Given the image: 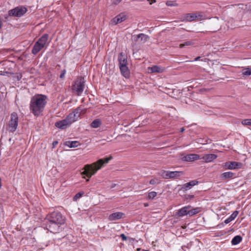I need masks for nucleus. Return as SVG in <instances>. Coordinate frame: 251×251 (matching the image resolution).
Returning a JSON list of instances; mask_svg holds the SVG:
<instances>
[{
    "label": "nucleus",
    "mask_w": 251,
    "mask_h": 251,
    "mask_svg": "<svg viewBox=\"0 0 251 251\" xmlns=\"http://www.w3.org/2000/svg\"><path fill=\"white\" fill-rule=\"evenodd\" d=\"M191 207L190 206H184L177 211L176 215L179 217H182L188 214V209Z\"/></svg>",
    "instance_id": "obj_15"
},
{
    "label": "nucleus",
    "mask_w": 251,
    "mask_h": 251,
    "mask_svg": "<svg viewBox=\"0 0 251 251\" xmlns=\"http://www.w3.org/2000/svg\"><path fill=\"white\" fill-rule=\"evenodd\" d=\"M58 142L57 141H53L52 143L53 148H54L57 144Z\"/></svg>",
    "instance_id": "obj_41"
},
{
    "label": "nucleus",
    "mask_w": 251,
    "mask_h": 251,
    "mask_svg": "<svg viewBox=\"0 0 251 251\" xmlns=\"http://www.w3.org/2000/svg\"><path fill=\"white\" fill-rule=\"evenodd\" d=\"M66 70H63L61 73V74H60V77L61 78H63L64 77V76H65V75L66 74Z\"/></svg>",
    "instance_id": "obj_38"
},
{
    "label": "nucleus",
    "mask_w": 251,
    "mask_h": 251,
    "mask_svg": "<svg viewBox=\"0 0 251 251\" xmlns=\"http://www.w3.org/2000/svg\"><path fill=\"white\" fill-rule=\"evenodd\" d=\"M166 4L168 6H177L178 4L174 0H169L166 1Z\"/></svg>",
    "instance_id": "obj_32"
},
{
    "label": "nucleus",
    "mask_w": 251,
    "mask_h": 251,
    "mask_svg": "<svg viewBox=\"0 0 251 251\" xmlns=\"http://www.w3.org/2000/svg\"><path fill=\"white\" fill-rule=\"evenodd\" d=\"M160 180L157 178H153L150 181V183L152 185L158 184Z\"/></svg>",
    "instance_id": "obj_35"
},
{
    "label": "nucleus",
    "mask_w": 251,
    "mask_h": 251,
    "mask_svg": "<svg viewBox=\"0 0 251 251\" xmlns=\"http://www.w3.org/2000/svg\"><path fill=\"white\" fill-rule=\"evenodd\" d=\"M242 240V238L240 235H237L233 237L231 240V244L236 245L239 244Z\"/></svg>",
    "instance_id": "obj_24"
},
{
    "label": "nucleus",
    "mask_w": 251,
    "mask_h": 251,
    "mask_svg": "<svg viewBox=\"0 0 251 251\" xmlns=\"http://www.w3.org/2000/svg\"><path fill=\"white\" fill-rule=\"evenodd\" d=\"M119 67L122 75L126 78L129 77L130 73L127 65H122V66H119Z\"/></svg>",
    "instance_id": "obj_18"
},
{
    "label": "nucleus",
    "mask_w": 251,
    "mask_h": 251,
    "mask_svg": "<svg viewBox=\"0 0 251 251\" xmlns=\"http://www.w3.org/2000/svg\"><path fill=\"white\" fill-rule=\"evenodd\" d=\"M148 205H148V203H144V206H145V207H147V206H148Z\"/></svg>",
    "instance_id": "obj_46"
},
{
    "label": "nucleus",
    "mask_w": 251,
    "mask_h": 251,
    "mask_svg": "<svg viewBox=\"0 0 251 251\" xmlns=\"http://www.w3.org/2000/svg\"><path fill=\"white\" fill-rule=\"evenodd\" d=\"M201 16L199 13H189L185 15L184 20L187 22H192L195 20H201Z\"/></svg>",
    "instance_id": "obj_10"
},
{
    "label": "nucleus",
    "mask_w": 251,
    "mask_h": 251,
    "mask_svg": "<svg viewBox=\"0 0 251 251\" xmlns=\"http://www.w3.org/2000/svg\"><path fill=\"white\" fill-rule=\"evenodd\" d=\"M43 48H44V47L37 41L34 44L33 48L32 50V53L34 54H36Z\"/></svg>",
    "instance_id": "obj_20"
},
{
    "label": "nucleus",
    "mask_w": 251,
    "mask_h": 251,
    "mask_svg": "<svg viewBox=\"0 0 251 251\" xmlns=\"http://www.w3.org/2000/svg\"><path fill=\"white\" fill-rule=\"evenodd\" d=\"M47 96L42 94H36L30 100L29 109L35 116H39L44 111L47 103Z\"/></svg>",
    "instance_id": "obj_1"
},
{
    "label": "nucleus",
    "mask_w": 251,
    "mask_h": 251,
    "mask_svg": "<svg viewBox=\"0 0 251 251\" xmlns=\"http://www.w3.org/2000/svg\"><path fill=\"white\" fill-rule=\"evenodd\" d=\"M84 87V79L81 77L75 81L72 86V90L77 95L80 96L82 93Z\"/></svg>",
    "instance_id": "obj_5"
},
{
    "label": "nucleus",
    "mask_w": 251,
    "mask_h": 251,
    "mask_svg": "<svg viewBox=\"0 0 251 251\" xmlns=\"http://www.w3.org/2000/svg\"><path fill=\"white\" fill-rule=\"evenodd\" d=\"M48 35L44 34L38 40L37 42L45 47L48 45Z\"/></svg>",
    "instance_id": "obj_19"
},
{
    "label": "nucleus",
    "mask_w": 251,
    "mask_h": 251,
    "mask_svg": "<svg viewBox=\"0 0 251 251\" xmlns=\"http://www.w3.org/2000/svg\"><path fill=\"white\" fill-rule=\"evenodd\" d=\"M198 181L196 180H192L187 182L182 186V188L186 190L191 189V188L197 184H198Z\"/></svg>",
    "instance_id": "obj_22"
},
{
    "label": "nucleus",
    "mask_w": 251,
    "mask_h": 251,
    "mask_svg": "<svg viewBox=\"0 0 251 251\" xmlns=\"http://www.w3.org/2000/svg\"><path fill=\"white\" fill-rule=\"evenodd\" d=\"M217 157V155L213 153H209L203 154L201 159H202L205 162H210L215 160Z\"/></svg>",
    "instance_id": "obj_14"
},
{
    "label": "nucleus",
    "mask_w": 251,
    "mask_h": 251,
    "mask_svg": "<svg viewBox=\"0 0 251 251\" xmlns=\"http://www.w3.org/2000/svg\"><path fill=\"white\" fill-rule=\"evenodd\" d=\"M156 196H157V193L154 191H152V192H149L148 193V198L149 199H153Z\"/></svg>",
    "instance_id": "obj_34"
},
{
    "label": "nucleus",
    "mask_w": 251,
    "mask_h": 251,
    "mask_svg": "<svg viewBox=\"0 0 251 251\" xmlns=\"http://www.w3.org/2000/svg\"><path fill=\"white\" fill-rule=\"evenodd\" d=\"M118 62L119 66L127 65V56L123 52H121L118 56Z\"/></svg>",
    "instance_id": "obj_13"
},
{
    "label": "nucleus",
    "mask_w": 251,
    "mask_h": 251,
    "mask_svg": "<svg viewBox=\"0 0 251 251\" xmlns=\"http://www.w3.org/2000/svg\"><path fill=\"white\" fill-rule=\"evenodd\" d=\"M124 215L123 213L121 212L113 213L108 216V220L111 221L119 220L123 218Z\"/></svg>",
    "instance_id": "obj_11"
},
{
    "label": "nucleus",
    "mask_w": 251,
    "mask_h": 251,
    "mask_svg": "<svg viewBox=\"0 0 251 251\" xmlns=\"http://www.w3.org/2000/svg\"><path fill=\"white\" fill-rule=\"evenodd\" d=\"M241 124L244 126H251V119H245L241 122Z\"/></svg>",
    "instance_id": "obj_33"
},
{
    "label": "nucleus",
    "mask_w": 251,
    "mask_h": 251,
    "mask_svg": "<svg viewBox=\"0 0 251 251\" xmlns=\"http://www.w3.org/2000/svg\"><path fill=\"white\" fill-rule=\"evenodd\" d=\"M200 158V155L197 154H188L182 157L183 160L185 161H193Z\"/></svg>",
    "instance_id": "obj_12"
},
{
    "label": "nucleus",
    "mask_w": 251,
    "mask_h": 251,
    "mask_svg": "<svg viewBox=\"0 0 251 251\" xmlns=\"http://www.w3.org/2000/svg\"><path fill=\"white\" fill-rule=\"evenodd\" d=\"M164 71V68L158 66H153L148 68V71L150 73H161Z\"/></svg>",
    "instance_id": "obj_17"
},
{
    "label": "nucleus",
    "mask_w": 251,
    "mask_h": 251,
    "mask_svg": "<svg viewBox=\"0 0 251 251\" xmlns=\"http://www.w3.org/2000/svg\"><path fill=\"white\" fill-rule=\"evenodd\" d=\"M83 194V193H81V192L77 193L75 196V197L74 198V200L76 201L78 199H79L82 196Z\"/></svg>",
    "instance_id": "obj_37"
},
{
    "label": "nucleus",
    "mask_w": 251,
    "mask_h": 251,
    "mask_svg": "<svg viewBox=\"0 0 251 251\" xmlns=\"http://www.w3.org/2000/svg\"><path fill=\"white\" fill-rule=\"evenodd\" d=\"M19 117L18 114L13 112L10 115V119L6 126V129L9 132H15L18 125Z\"/></svg>",
    "instance_id": "obj_4"
},
{
    "label": "nucleus",
    "mask_w": 251,
    "mask_h": 251,
    "mask_svg": "<svg viewBox=\"0 0 251 251\" xmlns=\"http://www.w3.org/2000/svg\"><path fill=\"white\" fill-rule=\"evenodd\" d=\"M200 58V57H196L195 59V61H197V60H199Z\"/></svg>",
    "instance_id": "obj_44"
},
{
    "label": "nucleus",
    "mask_w": 251,
    "mask_h": 251,
    "mask_svg": "<svg viewBox=\"0 0 251 251\" xmlns=\"http://www.w3.org/2000/svg\"><path fill=\"white\" fill-rule=\"evenodd\" d=\"M242 74L244 76H249L251 75V67H248L242 69Z\"/></svg>",
    "instance_id": "obj_27"
},
{
    "label": "nucleus",
    "mask_w": 251,
    "mask_h": 251,
    "mask_svg": "<svg viewBox=\"0 0 251 251\" xmlns=\"http://www.w3.org/2000/svg\"><path fill=\"white\" fill-rule=\"evenodd\" d=\"M62 224H58L49 220L47 224V229L52 233H57L60 230V226Z\"/></svg>",
    "instance_id": "obj_8"
},
{
    "label": "nucleus",
    "mask_w": 251,
    "mask_h": 251,
    "mask_svg": "<svg viewBox=\"0 0 251 251\" xmlns=\"http://www.w3.org/2000/svg\"><path fill=\"white\" fill-rule=\"evenodd\" d=\"M81 112V109L77 107L72 113L69 114L65 119L56 122L55 126L62 129L67 128L74 122L78 120Z\"/></svg>",
    "instance_id": "obj_3"
},
{
    "label": "nucleus",
    "mask_w": 251,
    "mask_h": 251,
    "mask_svg": "<svg viewBox=\"0 0 251 251\" xmlns=\"http://www.w3.org/2000/svg\"><path fill=\"white\" fill-rule=\"evenodd\" d=\"M234 173L231 172H226L221 174V177L223 180L231 178L233 177Z\"/></svg>",
    "instance_id": "obj_23"
},
{
    "label": "nucleus",
    "mask_w": 251,
    "mask_h": 251,
    "mask_svg": "<svg viewBox=\"0 0 251 251\" xmlns=\"http://www.w3.org/2000/svg\"><path fill=\"white\" fill-rule=\"evenodd\" d=\"M238 213H239V212L238 211H235L229 217L232 221L237 216Z\"/></svg>",
    "instance_id": "obj_36"
},
{
    "label": "nucleus",
    "mask_w": 251,
    "mask_h": 251,
    "mask_svg": "<svg viewBox=\"0 0 251 251\" xmlns=\"http://www.w3.org/2000/svg\"><path fill=\"white\" fill-rule=\"evenodd\" d=\"M200 211L199 208H195L192 210L188 209V215L190 216H193L198 213Z\"/></svg>",
    "instance_id": "obj_31"
},
{
    "label": "nucleus",
    "mask_w": 251,
    "mask_h": 251,
    "mask_svg": "<svg viewBox=\"0 0 251 251\" xmlns=\"http://www.w3.org/2000/svg\"><path fill=\"white\" fill-rule=\"evenodd\" d=\"M231 221H232V220L229 217H228V218H227L226 220H225L224 223L226 224H227Z\"/></svg>",
    "instance_id": "obj_40"
},
{
    "label": "nucleus",
    "mask_w": 251,
    "mask_h": 251,
    "mask_svg": "<svg viewBox=\"0 0 251 251\" xmlns=\"http://www.w3.org/2000/svg\"><path fill=\"white\" fill-rule=\"evenodd\" d=\"M49 220L62 225L65 223L64 217L61 213L57 211H54L50 213L49 217Z\"/></svg>",
    "instance_id": "obj_6"
},
{
    "label": "nucleus",
    "mask_w": 251,
    "mask_h": 251,
    "mask_svg": "<svg viewBox=\"0 0 251 251\" xmlns=\"http://www.w3.org/2000/svg\"><path fill=\"white\" fill-rule=\"evenodd\" d=\"M101 124L100 120L97 119L94 120L91 124V126L93 128L99 127Z\"/></svg>",
    "instance_id": "obj_26"
},
{
    "label": "nucleus",
    "mask_w": 251,
    "mask_h": 251,
    "mask_svg": "<svg viewBox=\"0 0 251 251\" xmlns=\"http://www.w3.org/2000/svg\"><path fill=\"white\" fill-rule=\"evenodd\" d=\"M79 145L78 142L74 141H68L66 143V145L68 146L70 148H75L78 146Z\"/></svg>",
    "instance_id": "obj_28"
},
{
    "label": "nucleus",
    "mask_w": 251,
    "mask_h": 251,
    "mask_svg": "<svg viewBox=\"0 0 251 251\" xmlns=\"http://www.w3.org/2000/svg\"><path fill=\"white\" fill-rule=\"evenodd\" d=\"M120 237H121L122 238V240L123 241H126L127 240V237H126V236L124 234H121L120 235Z\"/></svg>",
    "instance_id": "obj_39"
},
{
    "label": "nucleus",
    "mask_w": 251,
    "mask_h": 251,
    "mask_svg": "<svg viewBox=\"0 0 251 251\" xmlns=\"http://www.w3.org/2000/svg\"><path fill=\"white\" fill-rule=\"evenodd\" d=\"M183 173L179 171H170L169 176L170 178H175L180 176Z\"/></svg>",
    "instance_id": "obj_25"
},
{
    "label": "nucleus",
    "mask_w": 251,
    "mask_h": 251,
    "mask_svg": "<svg viewBox=\"0 0 251 251\" xmlns=\"http://www.w3.org/2000/svg\"><path fill=\"white\" fill-rule=\"evenodd\" d=\"M133 38L135 41H137L138 39L140 38L141 41L143 42H146L149 39V37L148 35L143 33H140L137 35H134Z\"/></svg>",
    "instance_id": "obj_21"
},
{
    "label": "nucleus",
    "mask_w": 251,
    "mask_h": 251,
    "mask_svg": "<svg viewBox=\"0 0 251 251\" xmlns=\"http://www.w3.org/2000/svg\"><path fill=\"white\" fill-rule=\"evenodd\" d=\"M169 172L170 171H162L160 172V176L165 179L170 178L169 176Z\"/></svg>",
    "instance_id": "obj_30"
},
{
    "label": "nucleus",
    "mask_w": 251,
    "mask_h": 251,
    "mask_svg": "<svg viewBox=\"0 0 251 251\" xmlns=\"http://www.w3.org/2000/svg\"><path fill=\"white\" fill-rule=\"evenodd\" d=\"M126 20L125 15L120 14L113 19L111 22L113 25H117L120 23Z\"/></svg>",
    "instance_id": "obj_16"
},
{
    "label": "nucleus",
    "mask_w": 251,
    "mask_h": 251,
    "mask_svg": "<svg viewBox=\"0 0 251 251\" xmlns=\"http://www.w3.org/2000/svg\"><path fill=\"white\" fill-rule=\"evenodd\" d=\"M148 1L150 2V4L156 2V0H148Z\"/></svg>",
    "instance_id": "obj_42"
},
{
    "label": "nucleus",
    "mask_w": 251,
    "mask_h": 251,
    "mask_svg": "<svg viewBox=\"0 0 251 251\" xmlns=\"http://www.w3.org/2000/svg\"><path fill=\"white\" fill-rule=\"evenodd\" d=\"M115 186H116V184H113L111 186V188H114Z\"/></svg>",
    "instance_id": "obj_45"
},
{
    "label": "nucleus",
    "mask_w": 251,
    "mask_h": 251,
    "mask_svg": "<svg viewBox=\"0 0 251 251\" xmlns=\"http://www.w3.org/2000/svg\"><path fill=\"white\" fill-rule=\"evenodd\" d=\"M194 44V43L193 41L192 40H190V41H187L186 42H185L183 44H180L179 45V47L180 48H184L186 46H192Z\"/></svg>",
    "instance_id": "obj_29"
},
{
    "label": "nucleus",
    "mask_w": 251,
    "mask_h": 251,
    "mask_svg": "<svg viewBox=\"0 0 251 251\" xmlns=\"http://www.w3.org/2000/svg\"><path fill=\"white\" fill-rule=\"evenodd\" d=\"M184 131V128L183 127H182V128H180V131L181 132H183Z\"/></svg>",
    "instance_id": "obj_43"
},
{
    "label": "nucleus",
    "mask_w": 251,
    "mask_h": 251,
    "mask_svg": "<svg viewBox=\"0 0 251 251\" xmlns=\"http://www.w3.org/2000/svg\"><path fill=\"white\" fill-rule=\"evenodd\" d=\"M112 158V157L110 156L109 157L100 159L91 164L85 165L83 168L84 171L81 173V175H85L88 178L86 181H88L89 178L93 175H95L97 172L105 164L108 163Z\"/></svg>",
    "instance_id": "obj_2"
},
{
    "label": "nucleus",
    "mask_w": 251,
    "mask_h": 251,
    "mask_svg": "<svg viewBox=\"0 0 251 251\" xmlns=\"http://www.w3.org/2000/svg\"><path fill=\"white\" fill-rule=\"evenodd\" d=\"M224 167L226 169L234 170L241 168L242 164L235 161L226 162L225 163Z\"/></svg>",
    "instance_id": "obj_9"
},
{
    "label": "nucleus",
    "mask_w": 251,
    "mask_h": 251,
    "mask_svg": "<svg viewBox=\"0 0 251 251\" xmlns=\"http://www.w3.org/2000/svg\"><path fill=\"white\" fill-rule=\"evenodd\" d=\"M27 11V9L23 6L15 7L8 11V14L10 16L21 17Z\"/></svg>",
    "instance_id": "obj_7"
}]
</instances>
